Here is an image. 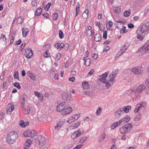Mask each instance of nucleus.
<instances>
[{"label":"nucleus","instance_id":"1","mask_svg":"<svg viewBox=\"0 0 149 149\" xmlns=\"http://www.w3.org/2000/svg\"><path fill=\"white\" fill-rule=\"evenodd\" d=\"M18 135L17 132L12 131L9 133L7 136V141L10 144L15 142L18 138Z\"/></svg>","mask_w":149,"mask_h":149},{"label":"nucleus","instance_id":"2","mask_svg":"<svg viewBox=\"0 0 149 149\" xmlns=\"http://www.w3.org/2000/svg\"><path fill=\"white\" fill-rule=\"evenodd\" d=\"M138 34H143L144 36L147 35L149 33V21L142 25L136 31Z\"/></svg>","mask_w":149,"mask_h":149},{"label":"nucleus","instance_id":"3","mask_svg":"<svg viewBox=\"0 0 149 149\" xmlns=\"http://www.w3.org/2000/svg\"><path fill=\"white\" fill-rule=\"evenodd\" d=\"M37 134V132L35 130H26L24 133V135L25 137L32 138L34 137Z\"/></svg>","mask_w":149,"mask_h":149},{"label":"nucleus","instance_id":"4","mask_svg":"<svg viewBox=\"0 0 149 149\" xmlns=\"http://www.w3.org/2000/svg\"><path fill=\"white\" fill-rule=\"evenodd\" d=\"M84 132L83 129L81 128L79 129L78 131H75L71 135V137L72 139H74L83 134Z\"/></svg>","mask_w":149,"mask_h":149},{"label":"nucleus","instance_id":"5","mask_svg":"<svg viewBox=\"0 0 149 149\" xmlns=\"http://www.w3.org/2000/svg\"><path fill=\"white\" fill-rule=\"evenodd\" d=\"M130 44L128 42H126L125 43L123 46L122 48L120 49V51L118 52V54H116L117 56H121L127 49L128 47L130 46Z\"/></svg>","mask_w":149,"mask_h":149},{"label":"nucleus","instance_id":"6","mask_svg":"<svg viewBox=\"0 0 149 149\" xmlns=\"http://www.w3.org/2000/svg\"><path fill=\"white\" fill-rule=\"evenodd\" d=\"M37 141L38 142L39 146L40 147H42L46 143L45 138L42 136H38L36 142Z\"/></svg>","mask_w":149,"mask_h":149},{"label":"nucleus","instance_id":"7","mask_svg":"<svg viewBox=\"0 0 149 149\" xmlns=\"http://www.w3.org/2000/svg\"><path fill=\"white\" fill-rule=\"evenodd\" d=\"M118 72V70H113L109 76V81L113 82L114 81L115 77Z\"/></svg>","mask_w":149,"mask_h":149},{"label":"nucleus","instance_id":"8","mask_svg":"<svg viewBox=\"0 0 149 149\" xmlns=\"http://www.w3.org/2000/svg\"><path fill=\"white\" fill-rule=\"evenodd\" d=\"M33 53L31 49L29 48L25 49L24 55L28 58H30L32 56Z\"/></svg>","mask_w":149,"mask_h":149},{"label":"nucleus","instance_id":"9","mask_svg":"<svg viewBox=\"0 0 149 149\" xmlns=\"http://www.w3.org/2000/svg\"><path fill=\"white\" fill-rule=\"evenodd\" d=\"M141 68L140 67H135L132 68L131 71L135 74H142Z\"/></svg>","mask_w":149,"mask_h":149},{"label":"nucleus","instance_id":"10","mask_svg":"<svg viewBox=\"0 0 149 149\" xmlns=\"http://www.w3.org/2000/svg\"><path fill=\"white\" fill-rule=\"evenodd\" d=\"M147 87L145 86L144 85H140L137 88L136 90V92L137 93H141L145 89H146V90H147Z\"/></svg>","mask_w":149,"mask_h":149},{"label":"nucleus","instance_id":"11","mask_svg":"<svg viewBox=\"0 0 149 149\" xmlns=\"http://www.w3.org/2000/svg\"><path fill=\"white\" fill-rule=\"evenodd\" d=\"M72 111V109L70 107L68 106L66 107H65L63 111V115H66L70 113Z\"/></svg>","mask_w":149,"mask_h":149},{"label":"nucleus","instance_id":"12","mask_svg":"<svg viewBox=\"0 0 149 149\" xmlns=\"http://www.w3.org/2000/svg\"><path fill=\"white\" fill-rule=\"evenodd\" d=\"M14 109V107L12 104H8V108L6 111L7 113L8 114H10Z\"/></svg>","mask_w":149,"mask_h":149},{"label":"nucleus","instance_id":"13","mask_svg":"<svg viewBox=\"0 0 149 149\" xmlns=\"http://www.w3.org/2000/svg\"><path fill=\"white\" fill-rule=\"evenodd\" d=\"M64 103L62 102L57 106L56 110L58 111H61V113L65 108Z\"/></svg>","mask_w":149,"mask_h":149},{"label":"nucleus","instance_id":"14","mask_svg":"<svg viewBox=\"0 0 149 149\" xmlns=\"http://www.w3.org/2000/svg\"><path fill=\"white\" fill-rule=\"evenodd\" d=\"M130 120V117L128 116H126L123 118L122 119L119 120L120 123L124 124L125 123H127Z\"/></svg>","mask_w":149,"mask_h":149},{"label":"nucleus","instance_id":"15","mask_svg":"<svg viewBox=\"0 0 149 149\" xmlns=\"http://www.w3.org/2000/svg\"><path fill=\"white\" fill-rule=\"evenodd\" d=\"M109 72H107L102 74L101 75L102 77L100 79V81L105 83L106 81V78L109 74Z\"/></svg>","mask_w":149,"mask_h":149},{"label":"nucleus","instance_id":"16","mask_svg":"<svg viewBox=\"0 0 149 149\" xmlns=\"http://www.w3.org/2000/svg\"><path fill=\"white\" fill-rule=\"evenodd\" d=\"M27 98V96L25 95H23L21 97V105L22 107H24V103H25L26 99Z\"/></svg>","mask_w":149,"mask_h":149},{"label":"nucleus","instance_id":"17","mask_svg":"<svg viewBox=\"0 0 149 149\" xmlns=\"http://www.w3.org/2000/svg\"><path fill=\"white\" fill-rule=\"evenodd\" d=\"M92 27L90 26H88L86 29V34L88 36H90L92 34L91 30Z\"/></svg>","mask_w":149,"mask_h":149},{"label":"nucleus","instance_id":"18","mask_svg":"<svg viewBox=\"0 0 149 149\" xmlns=\"http://www.w3.org/2000/svg\"><path fill=\"white\" fill-rule=\"evenodd\" d=\"M29 32L28 29L26 28H23L22 29V33L23 36L24 38L26 37Z\"/></svg>","mask_w":149,"mask_h":149},{"label":"nucleus","instance_id":"19","mask_svg":"<svg viewBox=\"0 0 149 149\" xmlns=\"http://www.w3.org/2000/svg\"><path fill=\"white\" fill-rule=\"evenodd\" d=\"M31 141L30 140H27L24 144V149H29V148L31 145Z\"/></svg>","mask_w":149,"mask_h":149},{"label":"nucleus","instance_id":"20","mask_svg":"<svg viewBox=\"0 0 149 149\" xmlns=\"http://www.w3.org/2000/svg\"><path fill=\"white\" fill-rule=\"evenodd\" d=\"M34 94L39 98V100L40 101H42L43 100V96L39 93L37 91H35L34 92Z\"/></svg>","mask_w":149,"mask_h":149},{"label":"nucleus","instance_id":"21","mask_svg":"<svg viewBox=\"0 0 149 149\" xmlns=\"http://www.w3.org/2000/svg\"><path fill=\"white\" fill-rule=\"evenodd\" d=\"M142 49L145 53L149 52V46L147 44H146L143 46Z\"/></svg>","mask_w":149,"mask_h":149},{"label":"nucleus","instance_id":"22","mask_svg":"<svg viewBox=\"0 0 149 149\" xmlns=\"http://www.w3.org/2000/svg\"><path fill=\"white\" fill-rule=\"evenodd\" d=\"M101 36L99 33H97L95 36L94 39L96 41H100L101 40Z\"/></svg>","mask_w":149,"mask_h":149},{"label":"nucleus","instance_id":"23","mask_svg":"<svg viewBox=\"0 0 149 149\" xmlns=\"http://www.w3.org/2000/svg\"><path fill=\"white\" fill-rule=\"evenodd\" d=\"M28 76L30 79L33 81H35L36 79V76L34 74H32L31 71H29L28 73Z\"/></svg>","mask_w":149,"mask_h":149},{"label":"nucleus","instance_id":"24","mask_svg":"<svg viewBox=\"0 0 149 149\" xmlns=\"http://www.w3.org/2000/svg\"><path fill=\"white\" fill-rule=\"evenodd\" d=\"M116 114L119 115V116H121L124 113L123 110L122 108H119V109L117 110L115 112Z\"/></svg>","mask_w":149,"mask_h":149},{"label":"nucleus","instance_id":"25","mask_svg":"<svg viewBox=\"0 0 149 149\" xmlns=\"http://www.w3.org/2000/svg\"><path fill=\"white\" fill-rule=\"evenodd\" d=\"M120 124L119 121L114 123L111 126V129L112 130L114 129L118 125H119Z\"/></svg>","mask_w":149,"mask_h":149},{"label":"nucleus","instance_id":"26","mask_svg":"<svg viewBox=\"0 0 149 149\" xmlns=\"http://www.w3.org/2000/svg\"><path fill=\"white\" fill-rule=\"evenodd\" d=\"M88 9H86L82 15V17L84 19H86L88 17Z\"/></svg>","mask_w":149,"mask_h":149},{"label":"nucleus","instance_id":"27","mask_svg":"<svg viewBox=\"0 0 149 149\" xmlns=\"http://www.w3.org/2000/svg\"><path fill=\"white\" fill-rule=\"evenodd\" d=\"M105 137L106 135L104 133H102L101 135V136L99 138V141L100 142L104 140Z\"/></svg>","mask_w":149,"mask_h":149},{"label":"nucleus","instance_id":"28","mask_svg":"<svg viewBox=\"0 0 149 149\" xmlns=\"http://www.w3.org/2000/svg\"><path fill=\"white\" fill-rule=\"evenodd\" d=\"M131 106H128L125 107L122 109L124 113L125 112L126 113L128 112L129 110L131 109Z\"/></svg>","mask_w":149,"mask_h":149},{"label":"nucleus","instance_id":"29","mask_svg":"<svg viewBox=\"0 0 149 149\" xmlns=\"http://www.w3.org/2000/svg\"><path fill=\"white\" fill-rule=\"evenodd\" d=\"M83 93L84 94L87 95L89 96H93V92L92 91H85L83 92Z\"/></svg>","mask_w":149,"mask_h":149},{"label":"nucleus","instance_id":"30","mask_svg":"<svg viewBox=\"0 0 149 149\" xmlns=\"http://www.w3.org/2000/svg\"><path fill=\"white\" fill-rule=\"evenodd\" d=\"M120 132L122 134L126 133L128 132V130H126L124 127H121L120 129Z\"/></svg>","mask_w":149,"mask_h":149},{"label":"nucleus","instance_id":"31","mask_svg":"<svg viewBox=\"0 0 149 149\" xmlns=\"http://www.w3.org/2000/svg\"><path fill=\"white\" fill-rule=\"evenodd\" d=\"M42 12V9L41 8H39L37 9L36 12L35 14L36 15L38 16L41 14Z\"/></svg>","mask_w":149,"mask_h":149},{"label":"nucleus","instance_id":"32","mask_svg":"<svg viewBox=\"0 0 149 149\" xmlns=\"http://www.w3.org/2000/svg\"><path fill=\"white\" fill-rule=\"evenodd\" d=\"M83 88L85 89H87L88 88V84L87 82L85 81L82 83Z\"/></svg>","mask_w":149,"mask_h":149},{"label":"nucleus","instance_id":"33","mask_svg":"<svg viewBox=\"0 0 149 149\" xmlns=\"http://www.w3.org/2000/svg\"><path fill=\"white\" fill-rule=\"evenodd\" d=\"M113 10L115 13L116 14H118L121 12L120 8L118 7H114L113 8Z\"/></svg>","mask_w":149,"mask_h":149},{"label":"nucleus","instance_id":"34","mask_svg":"<svg viewBox=\"0 0 149 149\" xmlns=\"http://www.w3.org/2000/svg\"><path fill=\"white\" fill-rule=\"evenodd\" d=\"M88 137L86 136H84V137L80 139V140L79 141V142H80V143H84L86 141V140H87V139H88Z\"/></svg>","mask_w":149,"mask_h":149},{"label":"nucleus","instance_id":"35","mask_svg":"<svg viewBox=\"0 0 149 149\" xmlns=\"http://www.w3.org/2000/svg\"><path fill=\"white\" fill-rule=\"evenodd\" d=\"M126 130H128V131H130L132 127L131 124L130 123L126 124L124 126Z\"/></svg>","mask_w":149,"mask_h":149},{"label":"nucleus","instance_id":"36","mask_svg":"<svg viewBox=\"0 0 149 149\" xmlns=\"http://www.w3.org/2000/svg\"><path fill=\"white\" fill-rule=\"evenodd\" d=\"M62 126L61 122H59L56 125L55 127V128L56 130H58L61 128Z\"/></svg>","mask_w":149,"mask_h":149},{"label":"nucleus","instance_id":"37","mask_svg":"<svg viewBox=\"0 0 149 149\" xmlns=\"http://www.w3.org/2000/svg\"><path fill=\"white\" fill-rule=\"evenodd\" d=\"M130 10L125 11L124 13V16L125 17H127L129 16L130 13Z\"/></svg>","mask_w":149,"mask_h":149},{"label":"nucleus","instance_id":"38","mask_svg":"<svg viewBox=\"0 0 149 149\" xmlns=\"http://www.w3.org/2000/svg\"><path fill=\"white\" fill-rule=\"evenodd\" d=\"M141 106L140 104H137L134 110V112L136 113L138 112L140 108L141 107Z\"/></svg>","mask_w":149,"mask_h":149},{"label":"nucleus","instance_id":"39","mask_svg":"<svg viewBox=\"0 0 149 149\" xmlns=\"http://www.w3.org/2000/svg\"><path fill=\"white\" fill-rule=\"evenodd\" d=\"M91 119L88 116L85 117L84 118V120L85 123L86 124L89 123V121Z\"/></svg>","mask_w":149,"mask_h":149},{"label":"nucleus","instance_id":"40","mask_svg":"<svg viewBox=\"0 0 149 149\" xmlns=\"http://www.w3.org/2000/svg\"><path fill=\"white\" fill-rule=\"evenodd\" d=\"M75 121L72 116L70 117L67 120V121L69 123H71Z\"/></svg>","mask_w":149,"mask_h":149},{"label":"nucleus","instance_id":"41","mask_svg":"<svg viewBox=\"0 0 149 149\" xmlns=\"http://www.w3.org/2000/svg\"><path fill=\"white\" fill-rule=\"evenodd\" d=\"M108 24L109 25V26H108V29L110 30H112V26H113V24L112 22L111 21H109L108 22Z\"/></svg>","mask_w":149,"mask_h":149},{"label":"nucleus","instance_id":"42","mask_svg":"<svg viewBox=\"0 0 149 149\" xmlns=\"http://www.w3.org/2000/svg\"><path fill=\"white\" fill-rule=\"evenodd\" d=\"M23 22V19L21 17H19L17 19V22L18 24H22Z\"/></svg>","mask_w":149,"mask_h":149},{"label":"nucleus","instance_id":"43","mask_svg":"<svg viewBox=\"0 0 149 149\" xmlns=\"http://www.w3.org/2000/svg\"><path fill=\"white\" fill-rule=\"evenodd\" d=\"M58 14L56 13H54L52 15V18L54 20H56L57 19Z\"/></svg>","mask_w":149,"mask_h":149},{"label":"nucleus","instance_id":"44","mask_svg":"<svg viewBox=\"0 0 149 149\" xmlns=\"http://www.w3.org/2000/svg\"><path fill=\"white\" fill-rule=\"evenodd\" d=\"M90 64V60L89 58L86 60L85 61L84 64L86 66H88Z\"/></svg>","mask_w":149,"mask_h":149},{"label":"nucleus","instance_id":"45","mask_svg":"<svg viewBox=\"0 0 149 149\" xmlns=\"http://www.w3.org/2000/svg\"><path fill=\"white\" fill-rule=\"evenodd\" d=\"M66 98L67 100H70L72 97L71 94L66 93L65 94Z\"/></svg>","mask_w":149,"mask_h":149},{"label":"nucleus","instance_id":"46","mask_svg":"<svg viewBox=\"0 0 149 149\" xmlns=\"http://www.w3.org/2000/svg\"><path fill=\"white\" fill-rule=\"evenodd\" d=\"M14 77L15 79H18L19 80V78L18 77V71H15L14 73Z\"/></svg>","mask_w":149,"mask_h":149},{"label":"nucleus","instance_id":"47","mask_svg":"<svg viewBox=\"0 0 149 149\" xmlns=\"http://www.w3.org/2000/svg\"><path fill=\"white\" fill-rule=\"evenodd\" d=\"M59 37L61 39H62L64 37V34L63 31L60 30L59 31Z\"/></svg>","mask_w":149,"mask_h":149},{"label":"nucleus","instance_id":"48","mask_svg":"<svg viewBox=\"0 0 149 149\" xmlns=\"http://www.w3.org/2000/svg\"><path fill=\"white\" fill-rule=\"evenodd\" d=\"M73 118L75 120L77 119L80 117V114H74L72 116Z\"/></svg>","mask_w":149,"mask_h":149},{"label":"nucleus","instance_id":"49","mask_svg":"<svg viewBox=\"0 0 149 149\" xmlns=\"http://www.w3.org/2000/svg\"><path fill=\"white\" fill-rule=\"evenodd\" d=\"M30 109L28 107H27L26 108H25L24 109V113L25 114H28L29 113Z\"/></svg>","mask_w":149,"mask_h":149},{"label":"nucleus","instance_id":"50","mask_svg":"<svg viewBox=\"0 0 149 149\" xmlns=\"http://www.w3.org/2000/svg\"><path fill=\"white\" fill-rule=\"evenodd\" d=\"M43 56L45 58H47L49 57L50 56V54L49 53V52H48L47 50L44 53Z\"/></svg>","mask_w":149,"mask_h":149},{"label":"nucleus","instance_id":"51","mask_svg":"<svg viewBox=\"0 0 149 149\" xmlns=\"http://www.w3.org/2000/svg\"><path fill=\"white\" fill-rule=\"evenodd\" d=\"M51 4H52L51 3H48L45 8V10L46 11H48L49 8L50 6L51 5Z\"/></svg>","mask_w":149,"mask_h":149},{"label":"nucleus","instance_id":"52","mask_svg":"<svg viewBox=\"0 0 149 149\" xmlns=\"http://www.w3.org/2000/svg\"><path fill=\"white\" fill-rule=\"evenodd\" d=\"M61 54L59 53H58L56 54L55 59L56 60H59L61 58Z\"/></svg>","mask_w":149,"mask_h":149},{"label":"nucleus","instance_id":"53","mask_svg":"<svg viewBox=\"0 0 149 149\" xmlns=\"http://www.w3.org/2000/svg\"><path fill=\"white\" fill-rule=\"evenodd\" d=\"M24 121L22 120H21L20 121L19 125L22 127H25V126H24Z\"/></svg>","mask_w":149,"mask_h":149},{"label":"nucleus","instance_id":"54","mask_svg":"<svg viewBox=\"0 0 149 149\" xmlns=\"http://www.w3.org/2000/svg\"><path fill=\"white\" fill-rule=\"evenodd\" d=\"M13 85L17 87L18 89H19L21 88V86L17 82H15L13 84Z\"/></svg>","mask_w":149,"mask_h":149},{"label":"nucleus","instance_id":"55","mask_svg":"<svg viewBox=\"0 0 149 149\" xmlns=\"http://www.w3.org/2000/svg\"><path fill=\"white\" fill-rule=\"evenodd\" d=\"M2 39L3 40L4 42H6L7 40V38L6 37V36L4 35H2L1 36L0 39Z\"/></svg>","mask_w":149,"mask_h":149},{"label":"nucleus","instance_id":"56","mask_svg":"<svg viewBox=\"0 0 149 149\" xmlns=\"http://www.w3.org/2000/svg\"><path fill=\"white\" fill-rule=\"evenodd\" d=\"M139 34L137 36V38L140 40L141 41L143 40L144 39V37H143V36L139 35V34Z\"/></svg>","mask_w":149,"mask_h":149},{"label":"nucleus","instance_id":"57","mask_svg":"<svg viewBox=\"0 0 149 149\" xmlns=\"http://www.w3.org/2000/svg\"><path fill=\"white\" fill-rule=\"evenodd\" d=\"M107 31H105L103 32V38L106 40L107 39Z\"/></svg>","mask_w":149,"mask_h":149},{"label":"nucleus","instance_id":"58","mask_svg":"<svg viewBox=\"0 0 149 149\" xmlns=\"http://www.w3.org/2000/svg\"><path fill=\"white\" fill-rule=\"evenodd\" d=\"M80 124V121H79L77 122H75L74 124V125H75V126L77 128L79 126Z\"/></svg>","mask_w":149,"mask_h":149},{"label":"nucleus","instance_id":"59","mask_svg":"<svg viewBox=\"0 0 149 149\" xmlns=\"http://www.w3.org/2000/svg\"><path fill=\"white\" fill-rule=\"evenodd\" d=\"M98 27L101 31H103L104 29V28L102 24H101L99 26H98Z\"/></svg>","mask_w":149,"mask_h":149},{"label":"nucleus","instance_id":"60","mask_svg":"<svg viewBox=\"0 0 149 149\" xmlns=\"http://www.w3.org/2000/svg\"><path fill=\"white\" fill-rule=\"evenodd\" d=\"M126 27L125 26H124L123 28L122 29L120 30V33H126L127 32V31L126 30Z\"/></svg>","mask_w":149,"mask_h":149},{"label":"nucleus","instance_id":"61","mask_svg":"<svg viewBox=\"0 0 149 149\" xmlns=\"http://www.w3.org/2000/svg\"><path fill=\"white\" fill-rule=\"evenodd\" d=\"M110 49V47L109 46H106L105 47L103 50V52H106L107 51L109 50Z\"/></svg>","mask_w":149,"mask_h":149},{"label":"nucleus","instance_id":"62","mask_svg":"<svg viewBox=\"0 0 149 149\" xmlns=\"http://www.w3.org/2000/svg\"><path fill=\"white\" fill-rule=\"evenodd\" d=\"M101 108L100 107L98 108L97 109L96 114L98 115H99L100 113L101 112Z\"/></svg>","mask_w":149,"mask_h":149},{"label":"nucleus","instance_id":"63","mask_svg":"<svg viewBox=\"0 0 149 149\" xmlns=\"http://www.w3.org/2000/svg\"><path fill=\"white\" fill-rule=\"evenodd\" d=\"M59 43L58 42H56L55 43L54 47L55 48H56L57 49H58L59 48Z\"/></svg>","mask_w":149,"mask_h":149},{"label":"nucleus","instance_id":"64","mask_svg":"<svg viewBox=\"0 0 149 149\" xmlns=\"http://www.w3.org/2000/svg\"><path fill=\"white\" fill-rule=\"evenodd\" d=\"M4 113V112H2L0 113V120H2L3 119Z\"/></svg>","mask_w":149,"mask_h":149}]
</instances>
